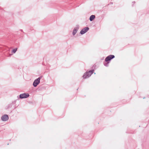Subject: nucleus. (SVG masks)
<instances>
[{
	"mask_svg": "<svg viewBox=\"0 0 149 149\" xmlns=\"http://www.w3.org/2000/svg\"><path fill=\"white\" fill-rule=\"evenodd\" d=\"M89 29L88 27H86L83 29L80 32V33L81 35H83L86 33L89 30Z\"/></svg>",
	"mask_w": 149,
	"mask_h": 149,
	"instance_id": "39448f33",
	"label": "nucleus"
},
{
	"mask_svg": "<svg viewBox=\"0 0 149 149\" xmlns=\"http://www.w3.org/2000/svg\"><path fill=\"white\" fill-rule=\"evenodd\" d=\"M95 18V15H92L90 16L89 20L91 21H92Z\"/></svg>",
	"mask_w": 149,
	"mask_h": 149,
	"instance_id": "6e6552de",
	"label": "nucleus"
},
{
	"mask_svg": "<svg viewBox=\"0 0 149 149\" xmlns=\"http://www.w3.org/2000/svg\"><path fill=\"white\" fill-rule=\"evenodd\" d=\"M115 56L113 55H110L107 56L105 58V62L103 63L104 65L106 67L109 66V63L111 60L115 58Z\"/></svg>",
	"mask_w": 149,
	"mask_h": 149,
	"instance_id": "f257e3e1",
	"label": "nucleus"
},
{
	"mask_svg": "<svg viewBox=\"0 0 149 149\" xmlns=\"http://www.w3.org/2000/svg\"><path fill=\"white\" fill-rule=\"evenodd\" d=\"M9 117L6 114H5L2 116L1 117V120L3 121H5L8 120Z\"/></svg>",
	"mask_w": 149,
	"mask_h": 149,
	"instance_id": "423d86ee",
	"label": "nucleus"
},
{
	"mask_svg": "<svg viewBox=\"0 0 149 149\" xmlns=\"http://www.w3.org/2000/svg\"><path fill=\"white\" fill-rule=\"evenodd\" d=\"M20 31H22V32H23V30H22V29H20Z\"/></svg>",
	"mask_w": 149,
	"mask_h": 149,
	"instance_id": "9b49d317",
	"label": "nucleus"
},
{
	"mask_svg": "<svg viewBox=\"0 0 149 149\" xmlns=\"http://www.w3.org/2000/svg\"><path fill=\"white\" fill-rule=\"evenodd\" d=\"M12 106V104H9V105L8 106V107H11Z\"/></svg>",
	"mask_w": 149,
	"mask_h": 149,
	"instance_id": "9d476101",
	"label": "nucleus"
},
{
	"mask_svg": "<svg viewBox=\"0 0 149 149\" xmlns=\"http://www.w3.org/2000/svg\"><path fill=\"white\" fill-rule=\"evenodd\" d=\"M17 48H15L14 49H13V50H12V52L13 53H15L17 51Z\"/></svg>",
	"mask_w": 149,
	"mask_h": 149,
	"instance_id": "1a4fd4ad",
	"label": "nucleus"
},
{
	"mask_svg": "<svg viewBox=\"0 0 149 149\" xmlns=\"http://www.w3.org/2000/svg\"><path fill=\"white\" fill-rule=\"evenodd\" d=\"M135 3V2H134V1L132 2V3H133L134 4Z\"/></svg>",
	"mask_w": 149,
	"mask_h": 149,
	"instance_id": "f8f14e48",
	"label": "nucleus"
},
{
	"mask_svg": "<svg viewBox=\"0 0 149 149\" xmlns=\"http://www.w3.org/2000/svg\"><path fill=\"white\" fill-rule=\"evenodd\" d=\"M42 77H40L38 78L35 79L33 83V85L34 87H36L40 83V80Z\"/></svg>",
	"mask_w": 149,
	"mask_h": 149,
	"instance_id": "7ed1b4c3",
	"label": "nucleus"
},
{
	"mask_svg": "<svg viewBox=\"0 0 149 149\" xmlns=\"http://www.w3.org/2000/svg\"><path fill=\"white\" fill-rule=\"evenodd\" d=\"M94 70H91L89 71H86L85 73L82 77L84 79H86L89 78L93 74L94 72Z\"/></svg>",
	"mask_w": 149,
	"mask_h": 149,
	"instance_id": "f03ea898",
	"label": "nucleus"
},
{
	"mask_svg": "<svg viewBox=\"0 0 149 149\" xmlns=\"http://www.w3.org/2000/svg\"><path fill=\"white\" fill-rule=\"evenodd\" d=\"M29 96V95L28 93H23L20 94L19 95V97L18 96L17 97L18 99L20 98L21 99L26 98L28 97Z\"/></svg>",
	"mask_w": 149,
	"mask_h": 149,
	"instance_id": "20e7f679",
	"label": "nucleus"
},
{
	"mask_svg": "<svg viewBox=\"0 0 149 149\" xmlns=\"http://www.w3.org/2000/svg\"><path fill=\"white\" fill-rule=\"evenodd\" d=\"M79 29V26L78 25H77L74 28L72 34L73 35H74L77 33Z\"/></svg>",
	"mask_w": 149,
	"mask_h": 149,
	"instance_id": "0eeeda50",
	"label": "nucleus"
}]
</instances>
